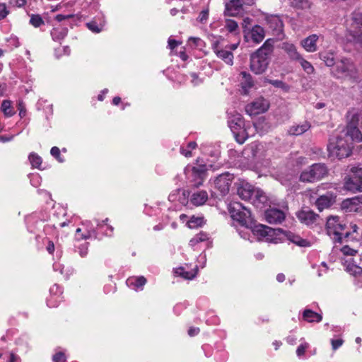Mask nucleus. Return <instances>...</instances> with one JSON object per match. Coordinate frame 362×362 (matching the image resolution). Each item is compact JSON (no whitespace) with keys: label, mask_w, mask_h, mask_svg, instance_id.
<instances>
[{"label":"nucleus","mask_w":362,"mask_h":362,"mask_svg":"<svg viewBox=\"0 0 362 362\" xmlns=\"http://www.w3.org/2000/svg\"><path fill=\"white\" fill-rule=\"evenodd\" d=\"M199 332V329L197 327H191L188 330V334L190 337H194V336L197 335Z\"/></svg>","instance_id":"bf43d9fd"},{"label":"nucleus","mask_w":362,"mask_h":362,"mask_svg":"<svg viewBox=\"0 0 362 362\" xmlns=\"http://www.w3.org/2000/svg\"><path fill=\"white\" fill-rule=\"evenodd\" d=\"M192 80V82L194 84V85H197L199 83V80L198 78V76L197 75L195 74V73H192L190 74Z\"/></svg>","instance_id":"0e129e2a"},{"label":"nucleus","mask_w":362,"mask_h":362,"mask_svg":"<svg viewBox=\"0 0 362 362\" xmlns=\"http://www.w3.org/2000/svg\"><path fill=\"white\" fill-rule=\"evenodd\" d=\"M66 34V30H58L54 29V30L52 32V35L54 40L63 39L65 37Z\"/></svg>","instance_id":"79ce46f5"},{"label":"nucleus","mask_w":362,"mask_h":362,"mask_svg":"<svg viewBox=\"0 0 362 362\" xmlns=\"http://www.w3.org/2000/svg\"><path fill=\"white\" fill-rule=\"evenodd\" d=\"M276 280L279 281V282H283L284 280H285V276L284 274H279L277 276H276Z\"/></svg>","instance_id":"774afa93"},{"label":"nucleus","mask_w":362,"mask_h":362,"mask_svg":"<svg viewBox=\"0 0 362 362\" xmlns=\"http://www.w3.org/2000/svg\"><path fill=\"white\" fill-rule=\"evenodd\" d=\"M266 22L274 35L283 38L284 24L279 16L270 15L266 17Z\"/></svg>","instance_id":"ddd939ff"},{"label":"nucleus","mask_w":362,"mask_h":362,"mask_svg":"<svg viewBox=\"0 0 362 362\" xmlns=\"http://www.w3.org/2000/svg\"><path fill=\"white\" fill-rule=\"evenodd\" d=\"M208 199V193L204 190L198 191L192 194L190 202L197 206L203 205Z\"/></svg>","instance_id":"a878e982"},{"label":"nucleus","mask_w":362,"mask_h":362,"mask_svg":"<svg viewBox=\"0 0 362 362\" xmlns=\"http://www.w3.org/2000/svg\"><path fill=\"white\" fill-rule=\"evenodd\" d=\"M50 153L52 156L57 158L59 162H63L64 160L60 157V150L58 147L54 146L51 148Z\"/></svg>","instance_id":"a18cd8bd"},{"label":"nucleus","mask_w":362,"mask_h":362,"mask_svg":"<svg viewBox=\"0 0 362 362\" xmlns=\"http://www.w3.org/2000/svg\"><path fill=\"white\" fill-rule=\"evenodd\" d=\"M341 251L346 255H354L357 252L356 250L350 248L349 246H344Z\"/></svg>","instance_id":"864d4df0"},{"label":"nucleus","mask_w":362,"mask_h":362,"mask_svg":"<svg viewBox=\"0 0 362 362\" xmlns=\"http://www.w3.org/2000/svg\"><path fill=\"white\" fill-rule=\"evenodd\" d=\"M213 50L219 59H222L225 63H226L228 65H233V54L231 51L227 49L226 48H220L218 42H216L215 43L213 44Z\"/></svg>","instance_id":"f3484780"},{"label":"nucleus","mask_w":362,"mask_h":362,"mask_svg":"<svg viewBox=\"0 0 362 362\" xmlns=\"http://www.w3.org/2000/svg\"><path fill=\"white\" fill-rule=\"evenodd\" d=\"M1 110L7 117H11L14 114L11 108V102L10 100H5L2 102Z\"/></svg>","instance_id":"72a5a7b5"},{"label":"nucleus","mask_w":362,"mask_h":362,"mask_svg":"<svg viewBox=\"0 0 362 362\" xmlns=\"http://www.w3.org/2000/svg\"><path fill=\"white\" fill-rule=\"evenodd\" d=\"M308 346L309 345L308 343H303L299 345L296 350V354L298 356H303L305 354V350L308 348Z\"/></svg>","instance_id":"de8ad7c7"},{"label":"nucleus","mask_w":362,"mask_h":362,"mask_svg":"<svg viewBox=\"0 0 362 362\" xmlns=\"http://www.w3.org/2000/svg\"><path fill=\"white\" fill-rule=\"evenodd\" d=\"M178 44H179L178 42L175 40H172V39L168 40V46L170 47V48L171 49H173L174 48H175L178 45Z\"/></svg>","instance_id":"052dcab7"},{"label":"nucleus","mask_w":362,"mask_h":362,"mask_svg":"<svg viewBox=\"0 0 362 362\" xmlns=\"http://www.w3.org/2000/svg\"><path fill=\"white\" fill-rule=\"evenodd\" d=\"M20 361H21V358H19V356H18L17 355H16L13 353L9 354L8 362H20Z\"/></svg>","instance_id":"6e6d98bb"},{"label":"nucleus","mask_w":362,"mask_h":362,"mask_svg":"<svg viewBox=\"0 0 362 362\" xmlns=\"http://www.w3.org/2000/svg\"><path fill=\"white\" fill-rule=\"evenodd\" d=\"M79 253L81 257H85L88 253V243H84L78 247Z\"/></svg>","instance_id":"09e8293b"},{"label":"nucleus","mask_w":362,"mask_h":362,"mask_svg":"<svg viewBox=\"0 0 362 362\" xmlns=\"http://www.w3.org/2000/svg\"><path fill=\"white\" fill-rule=\"evenodd\" d=\"M180 153L184 155L185 157H191L192 153L189 150H186L183 147L180 148Z\"/></svg>","instance_id":"e2e57ef3"},{"label":"nucleus","mask_w":362,"mask_h":362,"mask_svg":"<svg viewBox=\"0 0 362 362\" xmlns=\"http://www.w3.org/2000/svg\"><path fill=\"white\" fill-rule=\"evenodd\" d=\"M354 41L362 45V32L360 34L356 33L353 35Z\"/></svg>","instance_id":"680f3d73"},{"label":"nucleus","mask_w":362,"mask_h":362,"mask_svg":"<svg viewBox=\"0 0 362 362\" xmlns=\"http://www.w3.org/2000/svg\"><path fill=\"white\" fill-rule=\"evenodd\" d=\"M341 134L346 137V139L349 140L351 144L352 141H362V133L358 129V127L353 124H348L346 127L341 132Z\"/></svg>","instance_id":"dca6fc26"},{"label":"nucleus","mask_w":362,"mask_h":362,"mask_svg":"<svg viewBox=\"0 0 362 362\" xmlns=\"http://www.w3.org/2000/svg\"><path fill=\"white\" fill-rule=\"evenodd\" d=\"M290 4L297 8H305L309 6L308 0H289Z\"/></svg>","instance_id":"e433bc0d"},{"label":"nucleus","mask_w":362,"mask_h":362,"mask_svg":"<svg viewBox=\"0 0 362 362\" xmlns=\"http://www.w3.org/2000/svg\"><path fill=\"white\" fill-rule=\"evenodd\" d=\"M286 237L291 242L300 247H306L310 246V243L308 240L303 239L299 235L293 234L291 232H288L286 233Z\"/></svg>","instance_id":"c85d7f7f"},{"label":"nucleus","mask_w":362,"mask_h":362,"mask_svg":"<svg viewBox=\"0 0 362 362\" xmlns=\"http://www.w3.org/2000/svg\"><path fill=\"white\" fill-rule=\"evenodd\" d=\"M8 14L7 8L5 4H0V20L6 17Z\"/></svg>","instance_id":"3c124183"},{"label":"nucleus","mask_w":362,"mask_h":362,"mask_svg":"<svg viewBox=\"0 0 362 362\" xmlns=\"http://www.w3.org/2000/svg\"><path fill=\"white\" fill-rule=\"evenodd\" d=\"M318 36L317 35H311L303 40L300 42L302 47L308 52H314L317 50V41Z\"/></svg>","instance_id":"393cba45"},{"label":"nucleus","mask_w":362,"mask_h":362,"mask_svg":"<svg viewBox=\"0 0 362 362\" xmlns=\"http://www.w3.org/2000/svg\"><path fill=\"white\" fill-rule=\"evenodd\" d=\"M341 209L346 213L362 211V195L346 199L341 203Z\"/></svg>","instance_id":"9b49d317"},{"label":"nucleus","mask_w":362,"mask_h":362,"mask_svg":"<svg viewBox=\"0 0 362 362\" xmlns=\"http://www.w3.org/2000/svg\"><path fill=\"white\" fill-rule=\"evenodd\" d=\"M175 273L184 279H192L195 276L194 273L189 272H185L184 269L180 267L176 269Z\"/></svg>","instance_id":"4c0bfd02"},{"label":"nucleus","mask_w":362,"mask_h":362,"mask_svg":"<svg viewBox=\"0 0 362 362\" xmlns=\"http://www.w3.org/2000/svg\"><path fill=\"white\" fill-rule=\"evenodd\" d=\"M47 251L50 254H52L54 252V245L53 242H52V241L49 242V244H48V245L47 247Z\"/></svg>","instance_id":"69168bd1"},{"label":"nucleus","mask_w":362,"mask_h":362,"mask_svg":"<svg viewBox=\"0 0 362 362\" xmlns=\"http://www.w3.org/2000/svg\"><path fill=\"white\" fill-rule=\"evenodd\" d=\"M74 16V14H69V15L58 14L56 16L55 19L57 21L61 22L64 20L72 18Z\"/></svg>","instance_id":"5fc2aeb1"},{"label":"nucleus","mask_w":362,"mask_h":362,"mask_svg":"<svg viewBox=\"0 0 362 362\" xmlns=\"http://www.w3.org/2000/svg\"><path fill=\"white\" fill-rule=\"evenodd\" d=\"M320 58L325 63L327 66H332L334 63V54L329 52H323L320 53Z\"/></svg>","instance_id":"2f4dec72"},{"label":"nucleus","mask_w":362,"mask_h":362,"mask_svg":"<svg viewBox=\"0 0 362 362\" xmlns=\"http://www.w3.org/2000/svg\"><path fill=\"white\" fill-rule=\"evenodd\" d=\"M351 144L349 140L340 133L336 137L332 138L327 145L329 156L342 159L349 156L351 153Z\"/></svg>","instance_id":"f03ea898"},{"label":"nucleus","mask_w":362,"mask_h":362,"mask_svg":"<svg viewBox=\"0 0 362 362\" xmlns=\"http://www.w3.org/2000/svg\"><path fill=\"white\" fill-rule=\"evenodd\" d=\"M225 28L230 33L237 35L240 33L239 26L238 23L232 19H226L225 21Z\"/></svg>","instance_id":"7c9ffc66"},{"label":"nucleus","mask_w":362,"mask_h":362,"mask_svg":"<svg viewBox=\"0 0 362 362\" xmlns=\"http://www.w3.org/2000/svg\"><path fill=\"white\" fill-rule=\"evenodd\" d=\"M310 128V124L308 122H304L301 124L293 125L290 127L288 133L291 135L299 136L307 132Z\"/></svg>","instance_id":"cd10ccee"},{"label":"nucleus","mask_w":362,"mask_h":362,"mask_svg":"<svg viewBox=\"0 0 362 362\" xmlns=\"http://www.w3.org/2000/svg\"><path fill=\"white\" fill-rule=\"evenodd\" d=\"M206 239L207 236L206 234L199 233L195 237L190 240L189 244L190 245L194 246L199 243L205 241Z\"/></svg>","instance_id":"ea45409f"},{"label":"nucleus","mask_w":362,"mask_h":362,"mask_svg":"<svg viewBox=\"0 0 362 362\" xmlns=\"http://www.w3.org/2000/svg\"><path fill=\"white\" fill-rule=\"evenodd\" d=\"M297 217L301 223L310 225L315 222L319 216L310 209H303L298 211Z\"/></svg>","instance_id":"6ab92c4d"},{"label":"nucleus","mask_w":362,"mask_h":362,"mask_svg":"<svg viewBox=\"0 0 362 362\" xmlns=\"http://www.w3.org/2000/svg\"><path fill=\"white\" fill-rule=\"evenodd\" d=\"M274 40L268 39L254 53L250 55V70L255 74L266 71L270 62V56L274 51Z\"/></svg>","instance_id":"f257e3e1"},{"label":"nucleus","mask_w":362,"mask_h":362,"mask_svg":"<svg viewBox=\"0 0 362 362\" xmlns=\"http://www.w3.org/2000/svg\"><path fill=\"white\" fill-rule=\"evenodd\" d=\"M252 233L257 237L259 240H264L270 243H276V236L283 232L281 228H272L262 224L250 225Z\"/></svg>","instance_id":"423d86ee"},{"label":"nucleus","mask_w":362,"mask_h":362,"mask_svg":"<svg viewBox=\"0 0 362 362\" xmlns=\"http://www.w3.org/2000/svg\"><path fill=\"white\" fill-rule=\"evenodd\" d=\"M233 175L229 173L219 175L214 180V187L219 191L221 196L226 195L230 189Z\"/></svg>","instance_id":"1a4fd4ad"},{"label":"nucleus","mask_w":362,"mask_h":362,"mask_svg":"<svg viewBox=\"0 0 362 362\" xmlns=\"http://www.w3.org/2000/svg\"><path fill=\"white\" fill-rule=\"evenodd\" d=\"M297 61L300 62L302 68L305 72H307V74H311L314 72L315 69L313 65L309 62L304 59L302 57H300V59H298Z\"/></svg>","instance_id":"f704fd0d"},{"label":"nucleus","mask_w":362,"mask_h":362,"mask_svg":"<svg viewBox=\"0 0 362 362\" xmlns=\"http://www.w3.org/2000/svg\"><path fill=\"white\" fill-rule=\"evenodd\" d=\"M355 67L348 59L341 60L337 65L336 76L338 78L354 77Z\"/></svg>","instance_id":"4468645a"},{"label":"nucleus","mask_w":362,"mask_h":362,"mask_svg":"<svg viewBox=\"0 0 362 362\" xmlns=\"http://www.w3.org/2000/svg\"><path fill=\"white\" fill-rule=\"evenodd\" d=\"M30 23L35 28H39L44 25L45 22L39 14H32L30 16Z\"/></svg>","instance_id":"c9c22d12"},{"label":"nucleus","mask_w":362,"mask_h":362,"mask_svg":"<svg viewBox=\"0 0 362 362\" xmlns=\"http://www.w3.org/2000/svg\"><path fill=\"white\" fill-rule=\"evenodd\" d=\"M207 176V168L204 165L194 166L192 168V187L198 188L203 185Z\"/></svg>","instance_id":"f8f14e48"},{"label":"nucleus","mask_w":362,"mask_h":362,"mask_svg":"<svg viewBox=\"0 0 362 362\" xmlns=\"http://www.w3.org/2000/svg\"><path fill=\"white\" fill-rule=\"evenodd\" d=\"M353 19L356 24L362 25V12H355Z\"/></svg>","instance_id":"603ef678"},{"label":"nucleus","mask_w":362,"mask_h":362,"mask_svg":"<svg viewBox=\"0 0 362 362\" xmlns=\"http://www.w3.org/2000/svg\"><path fill=\"white\" fill-rule=\"evenodd\" d=\"M230 214L231 218L238 221L241 226L249 228L252 223L251 214L249 210L245 207H242L240 204H235L230 208Z\"/></svg>","instance_id":"6e6552de"},{"label":"nucleus","mask_w":362,"mask_h":362,"mask_svg":"<svg viewBox=\"0 0 362 362\" xmlns=\"http://www.w3.org/2000/svg\"><path fill=\"white\" fill-rule=\"evenodd\" d=\"M18 110H19V115L21 117H23L25 115V110L23 105V102L19 101L18 102Z\"/></svg>","instance_id":"13d9d810"},{"label":"nucleus","mask_w":362,"mask_h":362,"mask_svg":"<svg viewBox=\"0 0 362 362\" xmlns=\"http://www.w3.org/2000/svg\"><path fill=\"white\" fill-rule=\"evenodd\" d=\"M303 317L308 322H320L322 320V316L320 314L315 313L310 309H306L303 311Z\"/></svg>","instance_id":"c756f323"},{"label":"nucleus","mask_w":362,"mask_h":362,"mask_svg":"<svg viewBox=\"0 0 362 362\" xmlns=\"http://www.w3.org/2000/svg\"><path fill=\"white\" fill-rule=\"evenodd\" d=\"M238 46V43L237 44H232V45H230L228 46H226V48L230 51H232V50H235L237 49Z\"/></svg>","instance_id":"338daca9"},{"label":"nucleus","mask_w":362,"mask_h":362,"mask_svg":"<svg viewBox=\"0 0 362 362\" xmlns=\"http://www.w3.org/2000/svg\"><path fill=\"white\" fill-rule=\"evenodd\" d=\"M269 107V103L263 98H258L245 106L246 112L252 115H257L265 112Z\"/></svg>","instance_id":"9d476101"},{"label":"nucleus","mask_w":362,"mask_h":362,"mask_svg":"<svg viewBox=\"0 0 362 362\" xmlns=\"http://www.w3.org/2000/svg\"><path fill=\"white\" fill-rule=\"evenodd\" d=\"M29 160L32 165L35 168H39L42 163L41 158L35 153H31L29 156Z\"/></svg>","instance_id":"58836bf2"},{"label":"nucleus","mask_w":362,"mask_h":362,"mask_svg":"<svg viewBox=\"0 0 362 362\" xmlns=\"http://www.w3.org/2000/svg\"><path fill=\"white\" fill-rule=\"evenodd\" d=\"M243 13V0H229L225 4L224 14L228 16H238Z\"/></svg>","instance_id":"2eb2a0df"},{"label":"nucleus","mask_w":362,"mask_h":362,"mask_svg":"<svg viewBox=\"0 0 362 362\" xmlns=\"http://www.w3.org/2000/svg\"><path fill=\"white\" fill-rule=\"evenodd\" d=\"M345 228L338 216H330L327 220V233L334 243H342L343 239L349 237V232H344Z\"/></svg>","instance_id":"7ed1b4c3"},{"label":"nucleus","mask_w":362,"mask_h":362,"mask_svg":"<svg viewBox=\"0 0 362 362\" xmlns=\"http://www.w3.org/2000/svg\"><path fill=\"white\" fill-rule=\"evenodd\" d=\"M334 202V197L331 193L320 196L315 202V205L320 211H323L332 206Z\"/></svg>","instance_id":"4be33fe9"},{"label":"nucleus","mask_w":362,"mask_h":362,"mask_svg":"<svg viewBox=\"0 0 362 362\" xmlns=\"http://www.w3.org/2000/svg\"><path fill=\"white\" fill-rule=\"evenodd\" d=\"M53 362H66V356L63 352H58L52 357Z\"/></svg>","instance_id":"c03bdc74"},{"label":"nucleus","mask_w":362,"mask_h":362,"mask_svg":"<svg viewBox=\"0 0 362 362\" xmlns=\"http://www.w3.org/2000/svg\"><path fill=\"white\" fill-rule=\"evenodd\" d=\"M262 149L261 144L253 142L248 145L243 151L244 156L247 159H255L259 156V153Z\"/></svg>","instance_id":"5701e85b"},{"label":"nucleus","mask_w":362,"mask_h":362,"mask_svg":"<svg viewBox=\"0 0 362 362\" xmlns=\"http://www.w3.org/2000/svg\"><path fill=\"white\" fill-rule=\"evenodd\" d=\"M240 76H242V80L240 82L242 89L244 92V94H247L249 89H250L254 86V81L252 80V76L246 71H242L240 73Z\"/></svg>","instance_id":"bb28decb"},{"label":"nucleus","mask_w":362,"mask_h":362,"mask_svg":"<svg viewBox=\"0 0 362 362\" xmlns=\"http://www.w3.org/2000/svg\"><path fill=\"white\" fill-rule=\"evenodd\" d=\"M265 219L271 224L281 223L285 219V215L279 209H270L265 212Z\"/></svg>","instance_id":"a211bd4d"},{"label":"nucleus","mask_w":362,"mask_h":362,"mask_svg":"<svg viewBox=\"0 0 362 362\" xmlns=\"http://www.w3.org/2000/svg\"><path fill=\"white\" fill-rule=\"evenodd\" d=\"M238 196L243 200H250L252 196L255 194V197H258V198L263 201L265 199V197L262 195H259V192H255L252 188L251 186H242L238 188Z\"/></svg>","instance_id":"412c9836"},{"label":"nucleus","mask_w":362,"mask_h":362,"mask_svg":"<svg viewBox=\"0 0 362 362\" xmlns=\"http://www.w3.org/2000/svg\"><path fill=\"white\" fill-rule=\"evenodd\" d=\"M228 126L238 143L243 144L249 136L242 115L238 112L232 114L228 120Z\"/></svg>","instance_id":"20e7f679"},{"label":"nucleus","mask_w":362,"mask_h":362,"mask_svg":"<svg viewBox=\"0 0 362 362\" xmlns=\"http://www.w3.org/2000/svg\"><path fill=\"white\" fill-rule=\"evenodd\" d=\"M247 38L250 37L255 43L261 42L264 37L265 32L264 28L258 25H254L247 33Z\"/></svg>","instance_id":"aec40b11"},{"label":"nucleus","mask_w":362,"mask_h":362,"mask_svg":"<svg viewBox=\"0 0 362 362\" xmlns=\"http://www.w3.org/2000/svg\"><path fill=\"white\" fill-rule=\"evenodd\" d=\"M343 343H344V341L341 339H332L331 344H332V349L334 351L337 350L339 347H340L343 344Z\"/></svg>","instance_id":"8fccbe9b"},{"label":"nucleus","mask_w":362,"mask_h":362,"mask_svg":"<svg viewBox=\"0 0 362 362\" xmlns=\"http://www.w3.org/2000/svg\"><path fill=\"white\" fill-rule=\"evenodd\" d=\"M146 283V279L143 276L138 277H131L127 280V284L130 285H134V286L139 288L143 286Z\"/></svg>","instance_id":"473e14b6"},{"label":"nucleus","mask_w":362,"mask_h":362,"mask_svg":"<svg viewBox=\"0 0 362 362\" xmlns=\"http://www.w3.org/2000/svg\"><path fill=\"white\" fill-rule=\"evenodd\" d=\"M208 17H209V10L208 9L203 10L200 12L197 20L201 23H204L207 21Z\"/></svg>","instance_id":"49530a36"},{"label":"nucleus","mask_w":362,"mask_h":362,"mask_svg":"<svg viewBox=\"0 0 362 362\" xmlns=\"http://www.w3.org/2000/svg\"><path fill=\"white\" fill-rule=\"evenodd\" d=\"M329 173L325 163H314L303 170L300 175V180L303 182H314L325 177Z\"/></svg>","instance_id":"39448f33"},{"label":"nucleus","mask_w":362,"mask_h":362,"mask_svg":"<svg viewBox=\"0 0 362 362\" xmlns=\"http://www.w3.org/2000/svg\"><path fill=\"white\" fill-rule=\"evenodd\" d=\"M86 26L90 30L95 33H98L102 30V28L95 21L87 23Z\"/></svg>","instance_id":"37998d69"},{"label":"nucleus","mask_w":362,"mask_h":362,"mask_svg":"<svg viewBox=\"0 0 362 362\" xmlns=\"http://www.w3.org/2000/svg\"><path fill=\"white\" fill-rule=\"evenodd\" d=\"M350 172L352 175L345 177L344 188L353 192H362V167L353 166Z\"/></svg>","instance_id":"0eeeda50"},{"label":"nucleus","mask_w":362,"mask_h":362,"mask_svg":"<svg viewBox=\"0 0 362 362\" xmlns=\"http://www.w3.org/2000/svg\"><path fill=\"white\" fill-rule=\"evenodd\" d=\"M281 48L287 54L290 59L297 61L300 59L301 55L293 44L285 42L281 44Z\"/></svg>","instance_id":"b1692460"},{"label":"nucleus","mask_w":362,"mask_h":362,"mask_svg":"<svg viewBox=\"0 0 362 362\" xmlns=\"http://www.w3.org/2000/svg\"><path fill=\"white\" fill-rule=\"evenodd\" d=\"M251 22H252L251 18H250L248 17L245 18L243 20L242 27H243V33H244V35H245V38H246V39H247V33L248 32V30L251 29V28H249V25H250Z\"/></svg>","instance_id":"a19ab883"},{"label":"nucleus","mask_w":362,"mask_h":362,"mask_svg":"<svg viewBox=\"0 0 362 362\" xmlns=\"http://www.w3.org/2000/svg\"><path fill=\"white\" fill-rule=\"evenodd\" d=\"M269 83L277 88H283L284 83L279 80H270Z\"/></svg>","instance_id":"4d7b16f0"}]
</instances>
